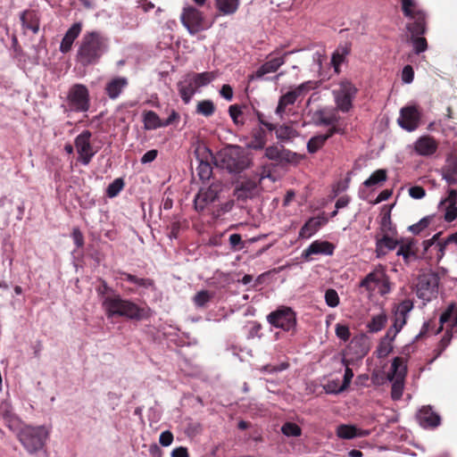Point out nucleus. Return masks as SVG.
I'll return each instance as SVG.
<instances>
[{
    "label": "nucleus",
    "instance_id": "nucleus-1",
    "mask_svg": "<svg viewBox=\"0 0 457 457\" xmlns=\"http://www.w3.org/2000/svg\"><path fill=\"white\" fill-rule=\"evenodd\" d=\"M404 17L410 20L406 24L409 32L408 41L413 47V52L420 54L427 51L428 45L424 35L428 31V15L420 9L415 0H400Z\"/></svg>",
    "mask_w": 457,
    "mask_h": 457
},
{
    "label": "nucleus",
    "instance_id": "nucleus-2",
    "mask_svg": "<svg viewBox=\"0 0 457 457\" xmlns=\"http://www.w3.org/2000/svg\"><path fill=\"white\" fill-rule=\"evenodd\" d=\"M102 306L107 318L122 317L132 321H141L152 317V309L145 304L140 306L130 299L122 298L120 295L106 296Z\"/></svg>",
    "mask_w": 457,
    "mask_h": 457
},
{
    "label": "nucleus",
    "instance_id": "nucleus-3",
    "mask_svg": "<svg viewBox=\"0 0 457 457\" xmlns=\"http://www.w3.org/2000/svg\"><path fill=\"white\" fill-rule=\"evenodd\" d=\"M109 39L99 31H90L84 34L79 50L77 61L83 66L96 63L108 49Z\"/></svg>",
    "mask_w": 457,
    "mask_h": 457
},
{
    "label": "nucleus",
    "instance_id": "nucleus-4",
    "mask_svg": "<svg viewBox=\"0 0 457 457\" xmlns=\"http://www.w3.org/2000/svg\"><path fill=\"white\" fill-rule=\"evenodd\" d=\"M221 165L229 173H241L252 164V159L244 147L228 145L219 154Z\"/></svg>",
    "mask_w": 457,
    "mask_h": 457
},
{
    "label": "nucleus",
    "instance_id": "nucleus-5",
    "mask_svg": "<svg viewBox=\"0 0 457 457\" xmlns=\"http://www.w3.org/2000/svg\"><path fill=\"white\" fill-rule=\"evenodd\" d=\"M17 437L27 452L34 454L44 448L48 431L44 426H26L19 430Z\"/></svg>",
    "mask_w": 457,
    "mask_h": 457
},
{
    "label": "nucleus",
    "instance_id": "nucleus-6",
    "mask_svg": "<svg viewBox=\"0 0 457 457\" xmlns=\"http://www.w3.org/2000/svg\"><path fill=\"white\" fill-rule=\"evenodd\" d=\"M180 21L190 35L209 29L213 24V21H207L203 12L192 5L183 8Z\"/></svg>",
    "mask_w": 457,
    "mask_h": 457
},
{
    "label": "nucleus",
    "instance_id": "nucleus-7",
    "mask_svg": "<svg viewBox=\"0 0 457 457\" xmlns=\"http://www.w3.org/2000/svg\"><path fill=\"white\" fill-rule=\"evenodd\" d=\"M267 321L272 327L280 328L283 331H295L296 327V314L291 307L280 305L267 315Z\"/></svg>",
    "mask_w": 457,
    "mask_h": 457
},
{
    "label": "nucleus",
    "instance_id": "nucleus-8",
    "mask_svg": "<svg viewBox=\"0 0 457 457\" xmlns=\"http://www.w3.org/2000/svg\"><path fill=\"white\" fill-rule=\"evenodd\" d=\"M357 92L358 89L350 80H340L338 87L332 91L337 108L343 112H348L353 107V100Z\"/></svg>",
    "mask_w": 457,
    "mask_h": 457
},
{
    "label": "nucleus",
    "instance_id": "nucleus-9",
    "mask_svg": "<svg viewBox=\"0 0 457 457\" xmlns=\"http://www.w3.org/2000/svg\"><path fill=\"white\" fill-rule=\"evenodd\" d=\"M318 120H316V126H326L328 127L325 133L317 132L316 134V151L318 148L321 147L325 141L333 136L335 133H339L340 129L337 128V123L338 122L339 116L336 112V111H331L328 112H319L316 113Z\"/></svg>",
    "mask_w": 457,
    "mask_h": 457
},
{
    "label": "nucleus",
    "instance_id": "nucleus-10",
    "mask_svg": "<svg viewBox=\"0 0 457 457\" xmlns=\"http://www.w3.org/2000/svg\"><path fill=\"white\" fill-rule=\"evenodd\" d=\"M439 277L433 272L419 276L417 284V296L423 301H430L437 295Z\"/></svg>",
    "mask_w": 457,
    "mask_h": 457
},
{
    "label": "nucleus",
    "instance_id": "nucleus-11",
    "mask_svg": "<svg viewBox=\"0 0 457 457\" xmlns=\"http://www.w3.org/2000/svg\"><path fill=\"white\" fill-rule=\"evenodd\" d=\"M264 156L280 166L297 164L302 158L301 155L286 149L282 145H273L266 147Z\"/></svg>",
    "mask_w": 457,
    "mask_h": 457
},
{
    "label": "nucleus",
    "instance_id": "nucleus-12",
    "mask_svg": "<svg viewBox=\"0 0 457 457\" xmlns=\"http://www.w3.org/2000/svg\"><path fill=\"white\" fill-rule=\"evenodd\" d=\"M68 101L76 112H87L89 109V93L86 86L75 84L68 93Z\"/></svg>",
    "mask_w": 457,
    "mask_h": 457
},
{
    "label": "nucleus",
    "instance_id": "nucleus-13",
    "mask_svg": "<svg viewBox=\"0 0 457 457\" xmlns=\"http://www.w3.org/2000/svg\"><path fill=\"white\" fill-rule=\"evenodd\" d=\"M221 191L220 183H212L207 188H200L194 199V207L197 212H203L207 204L214 203Z\"/></svg>",
    "mask_w": 457,
    "mask_h": 457
},
{
    "label": "nucleus",
    "instance_id": "nucleus-14",
    "mask_svg": "<svg viewBox=\"0 0 457 457\" xmlns=\"http://www.w3.org/2000/svg\"><path fill=\"white\" fill-rule=\"evenodd\" d=\"M92 133L89 130H84L79 136L76 137L74 144L79 154L78 161L83 165H87L91 162L92 157L96 152L93 151V147L90 144V138Z\"/></svg>",
    "mask_w": 457,
    "mask_h": 457
},
{
    "label": "nucleus",
    "instance_id": "nucleus-15",
    "mask_svg": "<svg viewBox=\"0 0 457 457\" xmlns=\"http://www.w3.org/2000/svg\"><path fill=\"white\" fill-rule=\"evenodd\" d=\"M258 195V184L256 181L247 179L236 183L233 195L237 202L245 203L249 199H253Z\"/></svg>",
    "mask_w": 457,
    "mask_h": 457
},
{
    "label": "nucleus",
    "instance_id": "nucleus-16",
    "mask_svg": "<svg viewBox=\"0 0 457 457\" xmlns=\"http://www.w3.org/2000/svg\"><path fill=\"white\" fill-rule=\"evenodd\" d=\"M420 120V112L415 106H405L401 109L398 124L407 131L415 130Z\"/></svg>",
    "mask_w": 457,
    "mask_h": 457
},
{
    "label": "nucleus",
    "instance_id": "nucleus-17",
    "mask_svg": "<svg viewBox=\"0 0 457 457\" xmlns=\"http://www.w3.org/2000/svg\"><path fill=\"white\" fill-rule=\"evenodd\" d=\"M437 141L429 135L419 137L414 145L415 152L421 156H431L437 151Z\"/></svg>",
    "mask_w": 457,
    "mask_h": 457
},
{
    "label": "nucleus",
    "instance_id": "nucleus-18",
    "mask_svg": "<svg viewBox=\"0 0 457 457\" xmlns=\"http://www.w3.org/2000/svg\"><path fill=\"white\" fill-rule=\"evenodd\" d=\"M413 308V303L410 300H404L401 302L395 312L394 322L392 327L397 329L399 332L406 324L407 315Z\"/></svg>",
    "mask_w": 457,
    "mask_h": 457
},
{
    "label": "nucleus",
    "instance_id": "nucleus-19",
    "mask_svg": "<svg viewBox=\"0 0 457 457\" xmlns=\"http://www.w3.org/2000/svg\"><path fill=\"white\" fill-rule=\"evenodd\" d=\"M418 419L423 428H436L440 425L441 418L434 411L431 406H423L419 413Z\"/></svg>",
    "mask_w": 457,
    "mask_h": 457
},
{
    "label": "nucleus",
    "instance_id": "nucleus-20",
    "mask_svg": "<svg viewBox=\"0 0 457 457\" xmlns=\"http://www.w3.org/2000/svg\"><path fill=\"white\" fill-rule=\"evenodd\" d=\"M270 133L264 128L259 126L253 128L251 131V141L247 143L246 147L253 150H262L268 141V134Z\"/></svg>",
    "mask_w": 457,
    "mask_h": 457
},
{
    "label": "nucleus",
    "instance_id": "nucleus-21",
    "mask_svg": "<svg viewBox=\"0 0 457 457\" xmlns=\"http://www.w3.org/2000/svg\"><path fill=\"white\" fill-rule=\"evenodd\" d=\"M82 29L81 22H75L66 31L60 45V51L62 54H67L71 50L75 39L79 36Z\"/></svg>",
    "mask_w": 457,
    "mask_h": 457
},
{
    "label": "nucleus",
    "instance_id": "nucleus-22",
    "mask_svg": "<svg viewBox=\"0 0 457 457\" xmlns=\"http://www.w3.org/2000/svg\"><path fill=\"white\" fill-rule=\"evenodd\" d=\"M23 29H30L34 34L39 31L40 18L35 10H25L20 15Z\"/></svg>",
    "mask_w": 457,
    "mask_h": 457
},
{
    "label": "nucleus",
    "instance_id": "nucleus-23",
    "mask_svg": "<svg viewBox=\"0 0 457 457\" xmlns=\"http://www.w3.org/2000/svg\"><path fill=\"white\" fill-rule=\"evenodd\" d=\"M0 419H3L4 424L12 430L19 425V419L13 412L12 404L7 401L0 403Z\"/></svg>",
    "mask_w": 457,
    "mask_h": 457
},
{
    "label": "nucleus",
    "instance_id": "nucleus-24",
    "mask_svg": "<svg viewBox=\"0 0 457 457\" xmlns=\"http://www.w3.org/2000/svg\"><path fill=\"white\" fill-rule=\"evenodd\" d=\"M177 87H178L179 94L182 101L186 104L191 101L192 96L196 92V88H195L193 81L191 80L190 77L187 74H186L183 77L182 80H179L177 83Z\"/></svg>",
    "mask_w": 457,
    "mask_h": 457
},
{
    "label": "nucleus",
    "instance_id": "nucleus-25",
    "mask_svg": "<svg viewBox=\"0 0 457 457\" xmlns=\"http://www.w3.org/2000/svg\"><path fill=\"white\" fill-rule=\"evenodd\" d=\"M443 178L449 185L457 184V156L451 154L447 156L445 165L443 169Z\"/></svg>",
    "mask_w": 457,
    "mask_h": 457
},
{
    "label": "nucleus",
    "instance_id": "nucleus-26",
    "mask_svg": "<svg viewBox=\"0 0 457 457\" xmlns=\"http://www.w3.org/2000/svg\"><path fill=\"white\" fill-rule=\"evenodd\" d=\"M284 62V56H278L270 59L258 68L254 74L255 78L261 79L265 74L277 71Z\"/></svg>",
    "mask_w": 457,
    "mask_h": 457
},
{
    "label": "nucleus",
    "instance_id": "nucleus-27",
    "mask_svg": "<svg viewBox=\"0 0 457 457\" xmlns=\"http://www.w3.org/2000/svg\"><path fill=\"white\" fill-rule=\"evenodd\" d=\"M439 237V234H436L431 239L424 241L425 250H428V247L434 246V249L436 251L438 258H442L444 255V251L447 243L454 242L457 244V232L450 235L447 239L442 243L437 242L435 243V240Z\"/></svg>",
    "mask_w": 457,
    "mask_h": 457
},
{
    "label": "nucleus",
    "instance_id": "nucleus-28",
    "mask_svg": "<svg viewBox=\"0 0 457 457\" xmlns=\"http://www.w3.org/2000/svg\"><path fill=\"white\" fill-rule=\"evenodd\" d=\"M126 78L118 77L109 81L105 86V93L111 99L117 98L122 89L127 86Z\"/></svg>",
    "mask_w": 457,
    "mask_h": 457
},
{
    "label": "nucleus",
    "instance_id": "nucleus-29",
    "mask_svg": "<svg viewBox=\"0 0 457 457\" xmlns=\"http://www.w3.org/2000/svg\"><path fill=\"white\" fill-rule=\"evenodd\" d=\"M337 435L340 438L352 439L357 436H366L369 432L366 430H360L352 425H340L337 427Z\"/></svg>",
    "mask_w": 457,
    "mask_h": 457
},
{
    "label": "nucleus",
    "instance_id": "nucleus-30",
    "mask_svg": "<svg viewBox=\"0 0 457 457\" xmlns=\"http://www.w3.org/2000/svg\"><path fill=\"white\" fill-rule=\"evenodd\" d=\"M118 273L127 281L136 284L137 286L144 288H151L156 290L154 280L149 278H142L126 271H118Z\"/></svg>",
    "mask_w": 457,
    "mask_h": 457
},
{
    "label": "nucleus",
    "instance_id": "nucleus-31",
    "mask_svg": "<svg viewBox=\"0 0 457 457\" xmlns=\"http://www.w3.org/2000/svg\"><path fill=\"white\" fill-rule=\"evenodd\" d=\"M385 275L386 273L382 270H375L361 281V287L367 290H374Z\"/></svg>",
    "mask_w": 457,
    "mask_h": 457
},
{
    "label": "nucleus",
    "instance_id": "nucleus-32",
    "mask_svg": "<svg viewBox=\"0 0 457 457\" xmlns=\"http://www.w3.org/2000/svg\"><path fill=\"white\" fill-rule=\"evenodd\" d=\"M298 96L296 95V92L288 91L287 93L282 95L279 97L278 106L275 110V113L278 115L280 118H283V114L286 112V108L288 105H292L295 103Z\"/></svg>",
    "mask_w": 457,
    "mask_h": 457
},
{
    "label": "nucleus",
    "instance_id": "nucleus-33",
    "mask_svg": "<svg viewBox=\"0 0 457 457\" xmlns=\"http://www.w3.org/2000/svg\"><path fill=\"white\" fill-rule=\"evenodd\" d=\"M143 122L145 130H153L163 127L162 120L159 115L151 110L144 112Z\"/></svg>",
    "mask_w": 457,
    "mask_h": 457
},
{
    "label": "nucleus",
    "instance_id": "nucleus-34",
    "mask_svg": "<svg viewBox=\"0 0 457 457\" xmlns=\"http://www.w3.org/2000/svg\"><path fill=\"white\" fill-rule=\"evenodd\" d=\"M187 75L190 77L195 88L208 85L216 78V74L213 71H204L201 73L189 72Z\"/></svg>",
    "mask_w": 457,
    "mask_h": 457
},
{
    "label": "nucleus",
    "instance_id": "nucleus-35",
    "mask_svg": "<svg viewBox=\"0 0 457 457\" xmlns=\"http://www.w3.org/2000/svg\"><path fill=\"white\" fill-rule=\"evenodd\" d=\"M380 229L383 235H392L396 233L395 228L391 220V210L385 206L381 212Z\"/></svg>",
    "mask_w": 457,
    "mask_h": 457
},
{
    "label": "nucleus",
    "instance_id": "nucleus-36",
    "mask_svg": "<svg viewBox=\"0 0 457 457\" xmlns=\"http://www.w3.org/2000/svg\"><path fill=\"white\" fill-rule=\"evenodd\" d=\"M452 318H453L452 328L457 327V306H455L454 303H451L447 307V309L441 314L439 319L440 327L436 333H439L443 329V325L445 322L450 321Z\"/></svg>",
    "mask_w": 457,
    "mask_h": 457
},
{
    "label": "nucleus",
    "instance_id": "nucleus-37",
    "mask_svg": "<svg viewBox=\"0 0 457 457\" xmlns=\"http://www.w3.org/2000/svg\"><path fill=\"white\" fill-rule=\"evenodd\" d=\"M387 179V171L385 169H379L375 170L369 179H367L363 185L366 187H372L378 185H381Z\"/></svg>",
    "mask_w": 457,
    "mask_h": 457
},
{
    "label": "nucleus",
    "instance_id": "nucleus-38",
    "mask_svg": "<svg viewBox=\"0 0 457 457\" xmlns=\"http://www.w3.org/2000/svg\"><path fill=\"white\" fill-rule=\"evenodd\" d=\"M392 374H388V379L404 378L406 374V366L402 357H395L392 362Z\"/></svg>",
    "mask_w": 457,
    "mask_h": 457
},
{
    "label": "nucleus",
    "instance_id": "nucleus-39",
    "mask_svg": "<svg viewBox=\"0 0 457 457\" xmlns=\"http://www.w3.org/2000/svg\"><path fill=\"white\" fill-rule=\"evenodd\" d=\"M386 321L387 316L385 312L373 316L367 324L368 331L370 333H377L380 331L385 327Z\"/></svg>",
    "mask_w": 457,
    "mask_h": 457
},
{
    "label": "nucleus",
    "instance_id": "nucleus-40",
    "mask_svg": "<svg viewBox=\"0 0 457 457\" xmlns=\"http://www.w3.org/2000/svg\"><path fill=\"white\" fill-rule=\"evenodd\" d=\"M197 159H199V164L197 166V174L203 182L209 180L212 175V167L211 166L210 162L207 159L199 158L197 155Z\"/></svg>",
    "mask_w": 457,
    "mask_h": 457
},
{
    "label": "nucleus",
    "instance_id": "nucleus-41",
    "mask_svg": "<svg viewBox=\"0 0 457 457\" xmlns=\"http://www.w3.org/2000/svg\"><path fill=\"white\" fill-rule=\"evenodd\" d=\"M238 0H216V7L223 14H232L238 8Z\"/></svg>",
    "mask_w": 457,
    "mask_h": 457
},
{
    "label": "nucleus",
    "instance_id": "nucleus-42",
    "mask_svg": "<svg viewBox=\"0 0 457 457\" xmlns=\"http://www.w3.org/2000/svg\"><path fill=\"white\" fill-rule=\"evenodd\" d=\"M244 108H246V105L232 104L228 107L229 116L237 126H243L245 124V120L243 118Z\"/></svg>",
    "mask_w": 457,
    "mask_h": 457
},
{
    "label": "nucleus",
    "instance_id": "nucleus-43",
    "mask_svg": "<svg viewBox=\"0 0 457 457\" xmlns=\"http://www.w3.org/2000/svg\"><path fill=\"white\" fill-rule=\"evenodd\" d=\"M415 243L413 240H408L406 242H402L400 244V247L397 251V255H402L405 261V262H409V258L411 256H416V251L414 249Z\"/></svg>",
    "mask_w": 457,
    "mask_h": 457
},
{
    "label": "nucleus",
    "instance_id": "nucleus-44",
    "mask_svg": "<svg viewBox=\"0 0 457 457\" xmlns=\"http://www.w3.org/2000/svg\"><path fill=\"white\" fill-rule=\"evenodd\" d=\"M348 53L349 50L347 48H342L341 50L337 49L332 54L330 64L333 66L336 74H339L340 65L344 62Z\"/></svg>",
    "mask_w": 457,
    "mask_h": 457
},
{
    "label": "nucleus",
    "instance_id": "nucleus-45",
    "mask_svg": "<svg viewBox=\"0 0 457 457\" xmlns=\"http://www.w3.org/2000/svg\"><path fill=\"white\" fill-rule=\"evenodd\" d=\"M392 235H383L382 238L377 240V250L382 252L384 248L388 251L395 249L400 244L397 240L394 239Z\"/></svg>",
    "mask_w": 457,
    "mask_h": 457
},
{
    "label": "nucleus",
    "instance_id": "nucleus-46",
    "mask_svg": "<svg viewBox=\"0 0 457 457\" xmlns=\"http://www.w3.org/2000/svg\"><path fill=\"white\" fill-rule=\"evenodd\" d=\"M215 112V105L212 100H203L196 105V112L205 117L212 116Z\"/></svg>",
    "mask_w": 457,
    "mask_h": 457
},
{
    "label": "nucleus",
    "instance_id": "nucleus-47",
    "mask_svg": "<svg viewBox=\"0 0 457 457\" xmlns=\"http://www.w3.org/2000/svg\"><path fill=\"white\" fill-rule=\"evenodd\" d=\"M276 132V137L280 141H287L295 135V129L288 125L277 126L273 130Z\"/></svg>",
    "mask_w": 457,
    "mask_h": 457
},
{
    "label": "nucleus",
    "instance_id": "nucleus-48",
    "mask_svg": "<svg viewBox=\"0 0 457 457\" xmlns=\"http://www.w3.org/2000/svg\"><path fill=\"white\" fill-rule=\"evenodd\" d=\"M125 182L122 178L115 179L106 188V195L110 198L115 197L123 189Z\"/></svg>",
    "mask_w": 457,
    "mask_h": 457
},
{
    "label": "nucleus",
    "instance_id": "nucleus-49",
    "mask_svg": "<svg viewBox=\"0 0 457 457\" xmlns=\"http://www.w3.org/2000/svg\"><path fill=\"white\" fill-rule=\"evenodd\" d=\"M323 388L328 394H339L346 390V386H345L344 383L340 384L339 379H332L328 380L324 386Z\"/></svg>",
    "mask_w": 457,
    "mask_h": 457
},
{
    "label": "nucleus",
    "instance_id": "nucleus-50",
    "mask_svg": "<svg viewBox=\"0 0 457 457\" xmlns=\"http://www.w3.org/2000/svg\"><path fill=\"white\" fill-rule=\"evenodd\" d=\"M335 248V245L328 241L316 240V254L332 255Z\"/></svg>",
    "mask_w": 457,
    "mask_h": 457
},
{
    "label": "nucleus",
    "instance_id": "nucleus-51",
    "mask_svg": "<svg viewBox=\"0 0 457 457\" xmlns=\"http://www.w3.org/2000/svg\"><path fill=\"white\" fill-rule=\"evenodd\" d=\"M99 282L100 285L96 288V291L99 296L103 297V300L106 296H113L115 295H119L112 287L108 286L104 279L99 278Z\"/></svg>",
    "mask_w": 457,
    "mask_h": 457
},
{
    "label": "nucleus",
    "instance_id": "nucleus-52",
    "mask_svg": "<svg viewBox=\"0 0 457 457\" xmlns=\"http://www.w3.org/2000/svg\"><path fill=\"white\" fill-rule=\"evenodd\" d=\"M203 430V426L198 421H193L191 419L187 423L185 428V433L189 437H195L197 435L201 434Z\"/></svg>",
    "mask_w": 457,
    "mask_h": 457
},
{
    "label": "nucleus",
    "instance_id": "nucleus-53",
    "mask_svg": "<svg viewBox=\"0 0 457 457\" xmlns=\"http://www.w3.org/2000/svg\"><path fill=\"white\" fill-rule=\"evenodd\" d=\"M213 294L208 290H202L196 293L194 297V303L198 307H204L206 303L212 298Z\"/></svg>",
    "mask_w": 457,
    "mask_h": 457
},
{
    "label": "nucleus",
    "instance_id": "nucleus-54",
    "mask_svg": "<svg viewBox=\"0 0 457 457\" xmlns=\"http://www.w3.org/2000/svg\"><path fill=\"white\" fill-rule=\"evenodd\" d=\"M314 234V217H310L299 231V237L309 238Z\"/></svg>",
    "mask_w": 457,
    "mask_h": 457
},
{
    "label": "nucleus",
    "instance_id": "nucleus-55",
    "mask_svg": "<svg viewBox=\"0 0 457 457\" xmlns=\"http://www.w3.org/2000/svg\"><path fill=\"white\" fill-rule=\"evenodd\" d=\"M281 431L287 436H297L301 435L300 427L293 422H286L282 426Z\"/></svg>",
    "mask_w": 457,
    "mask_h": 457
},
{
    "label": "nucleus",
    "instance_id": "nucleus-56",
    "mask_svg": "<svg viewBox=\"0 0 457 457\" xmlns=\"http://www.w3.org/2000/svg\"><path fill=\"white\" fill-rule=\"evenodd\" d=\"M335 332L337 337L344 342L348 341L351 337L350 328L346 324L337 323L335 328Z\"/></svg>",
    "mask_w": 457,
    "mask_h": 457
},
{
    "label": "nucleus",
    "instance_id": "nucleus-57",
    "mask_svg": "<svg viewBox=\"0 0 457 457\" xmlns=\"http://www.w3.org/2000/svg\"><path fill=\"white\" fill-rule=\"evenodd\" d=\"M403 378H395L392 384L391 396L394 400H399L403 395Z\"/></svg>",
    "mask_w": 457,
    "mask_h": 457
},
{
    "label": "nucleus",
    "instance_id": "nucleus-58",
    "mask_svg": "<svg viewBox=\"0 0 457 457\" xmlns=\"http://www.w3.org/2000/svg\"><path fill=\"white\" fill-rule=\"evenodd\" d=\"M451 339H452V333H451V331L446 330L443 338L438 343L437 347L435 349V352L436 353V358H437L438 356H440L442 354V353L449 345Z\"/></svg>",
    "mask_w": 457,
    "mask_h": 457
},
{
    "label": "nucleus",
    "instance_id": "nucleus-59",
    "mask_svg": "<svg viewBox=\"0 0 457 457\" xmlns=\"http://www.w3.org/2000/svg\"><path fill=\"white\" fill-rule=\"evenodd\" d=\"M261 127L265 128L270 133L276 129V124L266 120L265 115L258 110H253Z\"/></svg>",
    "mask_w": 457,
    "mask_h": 457
},
{
    "label": "nucleus",
    "instance_id": "nucleus-60",
    "mask_svg": "<svg viewBox=\"0 0 457 457\" xmlns=\"http://www.w3.org/2000/svg\"><path fill=\"white\" fill-rule=\"evenodd\" d=\"M325 301L329 307H336L339 303V296L335 289L329 288L325 292Z\"/></svg>",
    "mask_w": 457,
    "mask_h": 457
},
{
    "label": "nucleus",
    "instance_id": "nucleus-61",
    "mask_svg": "<svg viewBox=\"0 0 457 457\" xmlns=\"http://www.w3.org/2000/svg\"><path fill=\"white\" fill-rule=\"evenodd\" d=\"M430 223V218L425 217L421 219L418 223H415L409 227V230L413 234H420L423 229L428 227Z\"/></svg>",
    "mask_w": 457,
    "mask_h": 457
},
{
    "label": "nucleus",
    "instance_id": "nucleus-62",
    "mask_svg": "<svg viewBox=\"0 0 457 457\" xmlns=\"http://www.w3.org/2000/svg\"><path fill=\"white\" fill-rule=\"evenodd\" d=\"M229 245L234 251L242 250L245 247V242L240 234H232L229 237Z\"/></svg>",
    "mask_w": 457,
    "mask_h": 457
},
{
    "label": "nucleus",
    "instance_id": "nucleus-63",
    "mask_svg": "<svg viewBox=\"0 0 457 457\" xmlns=\"http://www.w3.org/2000/svg\"><path fill=\"white\" fill-rule=\"evenodd\" d=\"M350 203V197L348 195H342L339 197L335 204V210L330 213V218H334L337 215L338 210L346 207Z\"/></svg>",
    "mask_w": 457,
    "mask_h": 457
},
{
    "label": "nucleus",
    "instance_id": "nucleus-64",
    "mask_svg": "<svg viewBox=\"0 0 457 457\" xmlns=\"http://www.w3.org/2000/svg\"><path fill=\"white\" fill-rule=\"evenodd\" d=\"M414 79V71L411 65H405L402 71V80L410 84L413 81Z\"/></svg>",
    "mask_w": 457,
    "mask_h": 457
}]
</instances>
